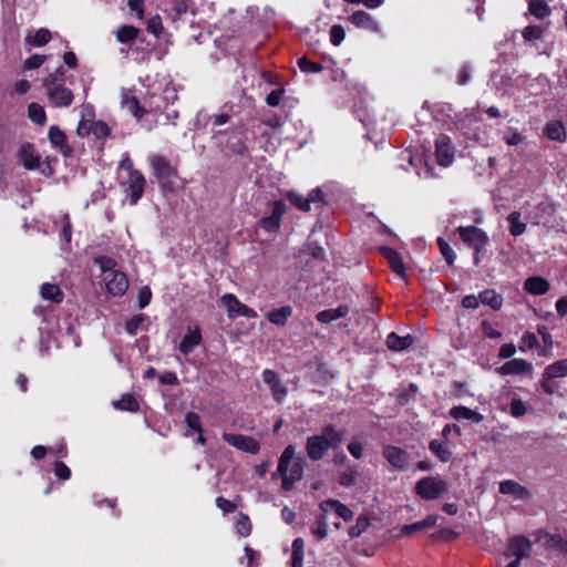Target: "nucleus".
I'll use <instances>...</instances> for the list:
<instances>
[{"label":"nucleus","mask_w":567,"mask_h":567,"mask_svg":"<svg viewBox=\"0 0 567 567\" xmlns=\"http://www.w3.org/2000/svg\"><path fill=\"white\" fill-rule=\"evenodd\" d=\"M480 302L489 306L494 310L501 309L503 305V297L494 289H487L478 295Z\"/></svg>","instance_id":"30"},{"label":"nucleus","mask_w":567,"mask_h":567,"mask_svg":"<svg viewBox=\"0 0 567 567\" xmlns=\"http://www.w3.org/2000/svg\"><path fill=\"white\" fill-rule=\"evenodd\" d=\"M482 331L489 339H498L502 336L488 321L482 322Z\"/></svg>","instance_id":"60"},{"label":"nucleus","mask_w":567,"mask_h":567,"mask_svg":"<svg viewBox=\"0 0 567 567\" xmlns=\"http://www.w3.org/2000/svg\"><path fill=\"white\" fill-rule=\"evenodd\" d=\"M302 461L300 458H295L291 466L288 468V472L282 476V488L285 491H290L295 483L302 478Z\"/></svg>","instance_id":"17"},{"label":"nucleus","mask_w":567,"mask_h":567,"mask_svg":"<svg viewBox=\"0 0 567 567\" xmlns=\"http://www.w3.org/2000/svg\"><path fill=\"white\" fill-rule=\"evenodd\" d=\"M545 135L556 142H565L566 141V128L564 124L559 121H553L546 124L545 126Z\"/></svg>","instance_id":"28"},{"label":"nucleus","mask_w":567,"mask_h":567,"mask_svg":"<svg viewBox=\"0 0 567 567\" xmlns=\"http://www.w3.org/2000/svg\"><path fill=\"white\" fill-rule=\"evenodd\" d=\"M95 264L100 267L101 271L103 272V276L107 275L111 271H117L115 269L116 261L107 256H100L95 258Z\"/></svg>","instance_id":"42"},{"label":"nucleus","mask_w":567,"mask_h":567,"mask_svg":"<svg viewBox=\"0 0 567 567\" xmlns=\"http://www.w3.org/2000/svg\"><path fill=\"white\" fill-rule=\"evenodd\" d=\"M236 529H237V533L244 537H246L250 534L251 523H250L248 516L243 515V514L239 516L238 522L236 524Z\"/></svg>","instance_id":"50"},{"label":"nucleus","mask_w":567,"mask_h":567,"mask_svg":"<svg viewBox=\"0 0 567 567\" xmlns=\"http://www.w3.org/2000/svg\"><path fill=\"white\" fill-rule=\"evenodd\" d=\"M281 220L272 216H266L260 219V226L268 233L277 231L280 228Z\"/></svg>","instance_id":"48"},{"label":"nucleus","mask_w":567,"mask_h":567,"mask_svg":"<svg viewBox=\"0 0 567 567\" xmlns=\"http://www.w3.org/2000/svg\"><path fill=\"white\" fill-rule=\"evenodd\" d=\"M262 380L271 386L272 395L276 401L281 402L287 395V389L281 384L278 374L272 370L262 372Z\"/></svg>","instance_id":"16"},{"label":"nucleus","mask_w":567,"mask_h":567,"mask_svg":"<svg viewBox=\"0 0 567 567\" xmlns=\"http://www.w3.org/2000/svg\"><path fill=\"white\" fill-rule=\"evenodd\" d=\"M143 0H128L127 6L131 11L136 12V18L138 20H143L144 18V8H143Z\"/></svg>","instance_id":"58"},{"label":"nucleus","mask_w":567,"mask_h":567,"mask_svg":"<svg viewBox=\"0 0 567 567\" xmlns=\"http://www.w3.org/2000/svg\"><path fill=\"white\" fill-rule=\"evenodd\" d=\"M349 313V308L346 305H341L336 309H328L317 313L316 319L321 323H329L346 317Z\"/></svg>","instance_id":"25"},{"label":"nucleus","mask_w":567,"mask_h":567,"mask_svg":"<svg viewBox=\"0 0 567 567\" xmlns=\"http://www.w3.org/2000/svg\"><path fill=\"white\" fill-rule=\"evenodd\" d=\"M295 458H296V447H295V445L290 444L284 450V452L278 461L277 472L274 473V476L279 474L282 477L288 472V468L291 466V463L293 462Z\"/></svg>","instance_id":"26"},{"label":"nucleus","mask_w":567,"mask_h":567,"mask_svg":"<svg viewBox=\"0 0 567 567\" xmlns=\"http://www.w3.org/2000/svg\"><path fill=\"white\" fill-rule=\"evenodd\" d=\"M54 474L65 481V480H69L70 476H71V471L70 468L62 462H56L55 465H54Z\"/></svg>","instance_id":"57"},{"label":"nucleus","mask_w":567,"mask_h":567,"mask_svg":"<svg viewBox=\"0 0 567 567\" xmlns=\"http://www.w3.org/2000/svg\"><path fill=\"white\" fill-rule=\"evenodd\" d=\"M545 375L547 378H563L567 375V360H560L553 364H550L546 371Z\"/></svg>","instance_id":"39"},{"label":"nucleus","mask_w":567,"mask_h":567,"mask_svg":"<svg viewBox=\"0 0 567 567\" xmlns=\"http://www.w3.org/2000/svg\"><path fill=\"white\" fill-rule=\"evenodd\" d=\"M414 342V338L411 334L403 337L392 332V351H403L410 348Z\"/></svg>","instance_id":"40"},{"label":"nucleus","mask_w":567,"mask_h":567,"mask_svg":"<svg viewBox=\"0 0 567 567\" xmlns=\"http://www.w3.org/2000/svg\"><path fill=\"white\" fill-rule=\"evenodd\" d=\"M121 97L122 106L132 115L138 120L144 116L145 110L140 105V102L132 90H122Z\"/></svg>","instance_id":"18"},{"label":"nucleus","mask_w":567,"mask_h":567,"mask_svg":"<svg viewBox=\"0 0 567 567\" xmlns=\"http://www.w3.org/2000/svg\"><path fill=\"white\" fill-rule=\"evenodd\" d=\"M103 281L109 293L122 297L128 289V279L123 271H111L103 276Z\"/></svg>","instance_id":"6"},{"label":"nucleus","mask_w":567,"mask_h":567,"mask_svg":"<svg viewBox=\"0 0 567 567\" xmlns=\"http://www.w3.org/2000/svg\"><path fill=\"white\" fill-rule=\"evenodd\" d=\"M223 440L229 445L250 454H257L259 452V443L251 436L234 433H224Z\"/></svg>","instance_id":"8"},{"label":"nucleus","mask_w":567,"mask_h":567,"mask_svg":"<svg viewBox=\"0 0 567 567\" xmlns=\"http://www.w3.org/2000/svg\"><path fill=\"white\" fill-rule=\"evenodd\" d=\"M48 136H49V140L51 142V144L56 147V148H60V151L64 154V155H69L71 150L66 143V136L65 134L58 127V126H51L49 128V133H48Z\"/></svg>","instance_id":"24"},{"label":"nucleus","mask_w":567,"mask_h":567,"mask_svg":"<svg viewBox=\"0 0 567 567\" xmlns=\"http://www.w3.org/2000/svg\"><path fill=\"white\" fill-rule=\"evenodd\" d=\"M19 158L24 168L33 171L40 166V156L32 144L25 143L19 150Z\"/></svg>","instance_id":"15"},{"label":"nucleus","mask_w":567,"mask_h":567,"mask_svg":"<svg viewBox=\"0 0 567 567\" xmlns=\"http://www.w3.org/2000/svg\"><path fill=\"white\" fill-rule=\"evenodd\" d=\"M298 66L302 72L306 73H318L323 70V66L321 64L312 62L306 56H302L298 60Z\"/></svg>","instance_id":"43"},{"label":"nucleus","mask_w":567,"mask_h":567,"mask_svg":"<svg viewBox=\"0 0 567 567\" xmlns=\"http://www.w3.org/2000/svg\"><path fill=\"white\" fill-rule=\"evenodd\" d=\"M292 313V308L290 306L281 307L280 309L270 311L267 315L268 320L279 327H284L288 320V318Z\"/></svg>","instance_id":"32"},{"label":"nucleus","mask_w":567,"mask_h":567,"mask_svg":"<svg viewBox=\"0 0 567 567\" xmlns=\"http://www.w3.org/2000/svg\"><path fill=\"white\" fill-rule=\"evenodd\" d=\"M349 21L357 28L365 29L371 32H379L380 25L378 21L368 12L358 10L349 17Z\"/></svg>","instance_id":"13"},{"label":"nucleus","mask_w":567,"mask_h":567,"mask_svg":"<svg viewBox=\"0 0 567 567\" xmlns=\"http://www.w3.org/2000/svg\"><path fill=\"white\" fill-rule=\"evenodd\" d=\"M527 412L525 403L520 399H513L509 404V413L514 417H520Z\"/></svg>","instance_id":"52"},{"label":"nucleus","mask_w":567,"mask_h":567,"mask_svg":"<svg viewBox=\"0 0 567 567\" xmlns=\"http://www.w3.org/2000/svg\"><path fill=\"white\" fill-rule=\"evenodd\" d=\"M28 115L38 125H44L47 115L44 109L38 103H31L28 107Z\"/></svg>","instance_id":"38"},{"label":"nucleus","mask_w":567,"mask_h":567,"mask_svg":"<svg viewBox=\"0 0 567 567\" xmlns=\"http://www.w3.org/2000/svg\"><path fill=\"white\" fill-rule=\"evenodd\" d=\"M429 449L442 462H449L452 457L451 450L440 441H432L429 445Z\"/></svg>","instance_id":"36"},{"label":"nucleus","mask_w":567,"mask_h":567,"mask_svg":"<svg viewBox=\"0 0 567 567\" xmlns=\"http://www.w3.org/2000/svg\"><path fill=\"white\" fill-rule=\"evenodd\" d=\"M44 61H45L44 55L35 54L25 60L24 68L30 69V70L37 69V68L41 66Z\"/></svg>","instance_id":"61"},{"label":"nucleus","mask_w":567,"mask_h":567,"mask_svg":"<svg viewBox=\"0 0 567 567\" xmlns=\"http://www.w3.org/2000/svg\"><path fill=\"white\" fill-rule=\"evenodd\" d=\"M151 299H152V291H151L150 287H147V286L142 287L138 291V307L141 309L145 308L151 302Z\"/></svg>","instance_id":"55"},{"label":"nucleus","mask_w":567,"mask_h":567,"mask_svg":"<svg viewBox=\"0 0 567 567\" xmlns=\"http://www.w3.org/2000/svg\"><path fill=\"white\" fill-rule=\"evenodd\" d=\"M151 166L153 168L154 175L159 181L161 185L164 187L166 183L176 175V169L169 164V162L161 156L154 155L150 158Z\"/></svg>","instance_id":"9"},{"label":"nucleus","mask_w":567,"mask_h":567,"mask_svg":"<svg viewBox=\"0 0 567 567\" xmlns=\"http://www.w3.org/2000/svg\"><path fill=\"white\" fill-rule=\"evenodd\" d=\"M141 30L134 25H128V24H125V25H121L116 31H115V38L118 42L121 43H131L133 41H135L140 34Z\"/></svg>","instance_id":"29"},{"label":"nucleus","mask_w":567,"mask_h":567,"mask_svg":"<svg viewBox=\"0 0 567 567\" xmlns=\"http://www.w3.org/2000/svg\"><path fill=\"white\" fill-rule=\"evenodd\" d=\"M508 549L511 554L515 557L514 561H518V565L520 566V560L530 555L532 544L526 537L516 536L511 539Z\"/></svg>","instance_id":"12"},{"label":"nucleus","mask_w":567,"mask_h":567,"mask_svg":"<svg viewBox=\"0 0 567 567\" xmlns=\"http://www.w3.org/2000/svg\"><path fill=\"white\" fill-rule=\"evenodd\" d=\"M423 526L421 522H416L410 525H404L400 528V536H408L416 532L423 530Z\"/></svg>","instance_id":"62"},{"label":"nucleus","mask_w":567,"mask_h":567,"mask_svg":"<svg viewBox=\"0 0 567 567\" xmlns=\"http://www.w3.org/2000/svg\"><path fill=\"white\" fill-rule=\"evenodd\" d=\"M145 321L144 315H136L126 323V331L127 333L134 336L136 334L137 330L141 328L143 322Z\"/></svg>","instance_id":"53"},{"label":"nucleus","mask_w":567,"mask_h":567,"mask_svg":"<svg viewBox=\"0 0 567 567\" xmlns=\"http://www.w3.org/2000/svg\"><path fill=\"white\" fill-rule=\"evenodd\" d=\"M414 491L423 499H439L449 493V483L437 476H426L416 482Z\"/></svg>","instance_id":"4"},{"label":"nucleus","mask_w":567,"mask_h":567,"mask_svg":"<svg viewBox=\"0 0 567 567\" xmlns=\"http://www.w3.org/2000/svg\"><path fill=\"white\" fill-rule=\"evenodd\" d=\"M116 410L136 412L140 409L138 402L132 394H124L120 400L113 402Z\"/></svg>","instance_id":"34"},{"label":"nucleus","mask_w":567,"mask_h":567,"mask_svg":"<svg viewBox=\"0 0 567 567\" xmlns=\"http://www.w3.org/2000/svg\"><path fill=\"white\" fill-rule=\"evenodd\" d=\"M543 29L538 25H528L523 31V37L526 41H534L540 39Z\"/></svg>","instance_id":"54"},{"label":"nucleus","mask_w":567,"mask_h":567,"mask_svg":"<svg viewBox=\"0 0 567 567\" xmlns=\"http://www.w3.org/2000/svg\"><path fill=\"white\" fill-rule=\"evenodd\" d=\"M392 272H395L404 281H406L405 267L403 265L402 258L394 250H392Z\"/></svg>","instance_id":"45"},{"label":"nucleus","mask_w":567,"mask_h":567,"mask_svg":"<svg viewBox=\"0 0 567 567\" xmlns=\"http://www.w3.org/2000/svg\"><path fill=\"white\" fill-rule=\"evenodd\" d=\"M499 493L504 495H512L515 499H526L529 497L528 489L513 480L501 482Z\"/></svg>","instance_id":"19"},{"label":"nucleus","mask_w":567,"mask_h":567,"mask_svg":"<svg viewBox=\"0 0 567 567\" xmlns=\"http://www.w3.org/2000/svg\"><path fill=\"white\" fill-rule=\"evenodd\" d=\"M185 423L187 424V426L197 432V433H202L203 432V429H202V424H200V417L197 413L195 412H187L186 415H185Z\"/></svg>","instance_id":"49"},{"label":"nucleus","mask_w":567,"mask_h":567,"mask_svg":"<svg viewBox=\"0 0 567 567\" xmlns=\"http://www.w3.org/2000/svg\"><path fill=\"white\" fill-rule=\"evenodd\" d=\"M524 289L530 295L542 296L549 290V282L543 277L533 276L526 279Z\"/></svg>","instance_id":"22"},{"label":"nucleus","mask_w":567,"mask_h":567,"mask_svg":"<svg viewBox=\"0 0 567 567\" xmlns=\"http://www.w3.org/2000/svg\"><path fill=\"white\" fill-rule=\"evenodd\" d=\"M216 505L224 513H233L236 509V505L233 502L221 496L216 498Z\"/></svg>","instance_id":"59"},{"label":"nucleus","mask_w":567,"mask_h":567,"mask_svg":"<svg viewBox=\"0 0 567 567\" xmlns=\"http://www.w3.org/2000/svg\"><path fill=\"white\" fill-rule=\"evenodd\" d=\"M346 32L342 25L334 24L330 29V41L333 45L338 47L344 40Z\"/></svg>","instance_id":"47"},{"label":"nucleus","mask_w":567,"mask_h":567,"mask_svg":"<svg viewBox=\"0 0 567 567\" xmlns=\"http://www.w3.org/2000/svg\"><path fill=\"white\" fill-rule=\"evenodd\" d=\"M286 197L299 210H302V212H309L310 210V205H309L308 196L305 197L303 195H301V194H299L297 192L289 190V192H287Z\"/></svg>","instance_id":"37"},{"label":"nucleus","mask_w":567,"mask_h":567,"mask_svg":"<svg viewBox=\"0 0 567 567\" xmlns=\"http://www.w3.org/2000/svg\"><path fill=\"white\" fill-rule=\"evenodd\" d=\"M50 103L55 107H68L73 102L72 91L65 86V72L62 66L55 69L43 81Z\"/></svg>","instance_id":"2"},{"label":"nucleus","mask_w":567,"mask_h":567,"mask_svg":"<svg viewBox=\"0 0 567 567\" xmlns=\"http://www.w3.org/2000/svg\"><path fill=\"white\" fill-rule=\"evenodd\" d=\"M460 238L473 248L476 252H481V250L487 245L488 237L487 235L476 226H467V227H458L457 229Z\"/></svg>","instance_id":"5"},{"label":"nucleus","mask_w":567,"mask_h":567,"mask_svg":"<svg viewBox=\"0 0 567 567\" xmlns=\"http://www.w3.org/2000/svg\"><path fill=\"white\" fill-rule=\"evenodd\" d=\"M285 213H286V205H285V203L281 202V200H276L274 203V205H272V212H271L270 216L281 220V218L285 215Z\"/></svg>","instance_id":"64"},{"label":"nucleus","mask_w":567,"mask_h":567,"mask_svg":"<svg viewBox=\"0 0 567 567\" xmlns=\"http://www.w3.org/2000/svg\"><path fill=\"white\" fill-rule=\"evenodd\" d=\"M221 303L226 307L228 311V316L230 318L235 317H246V318H256L257 313L254 309L247 307L241 303L234 295L225 293L221 297Z\"/></svg>","instance_id":"7"},{"label":"nucleus","mask_w":567,"mask_h":567,"mask_svg":"<svg viewBox=\"0 0 567 567\" xmlns=\"http://www.w3.org/2000/svg\"><path fill=\"white\" fill-rule=\"evenodd\" d=\"M344 432L328 425L321 434L312 435L307 439L306 451L311 461L321 460L329 449L337 447L342 443Z\"/></svg>","instance_id":"1"},{"label":"nucleus","mask_w":567,"mask_h":567,"mask_svg":"<svg viewBox=\"0 0 567 567\" xmlns=\"http://www.w3.org/2000/svg\"><path fill=\"white\" fill-rule=\"evenodd\" d=\"M528 10L538 19H545L551 12L545 0H528Z\"/></svg>","instance_id":"33"},{"label":"nucleus","mask_w":567,"mask_h":567,"mask_svg":"<svg viewBox=\"0 0 567 567\" xmlns=\"http://www.w3.org/2000/svg\"><path fill=\"white\" fill-rule=\"evenodd\" d=\"M435 154L441 166H449L454 159V146L450 136L441 134L435 140Z\"/></svg>","instance_id":"10"},{"label":"nucleus","mask_w":567,"mask_h":567,"mask_svg":"<svg viewBox=\"0 0 567 567\" xmlns=\"http://www.w3.org/2000/svg\"><path fill=\"white\" fill-rule=\"evenodd\" d=\"M408 465V457L406 454L392 447V466L404 468Z\"/></svg>","instance_id":"51"},{"label":"nucleus","mask_w":567,"mask_h":567,"mask_svg":"<svg viewBox=\"0 0 567 567\" xmlns=\"http://www.w3.org/2000/svg\"><path fill=\"white\" fill-rule=\"evenodd\" d=\"M127 185V193L131 198L132 204H136L137 200L142 197L144 187H145V178L141 172L131 173L128 178L124 182Z\"/></svg>","instance_id":"11"},{"label":"nucleus","mask_w":567,"mask_h":567,"mask_svg":"<svg viewBox=\"0 0 567 567\" xmlns=\"http://www.w3.org/2000/svg\"><path fill=\"white\" fill-rule=\"evenodd\" d=\"M311 534L318 538L323 539L327 537V517L324 514L320 515L316 523L311 526Z\"/></svg>","instance_id":"41"},{"label":"nucleus","mask_w":567,"mask_h":567,"mask_svg":"<svg viewBox=\"0 0 567 567\" xmlns=\"http://www.w3.org/2000/svg\"><path fill=\"white\" fill-rule=\"evenodd\" d=\"M437 246L446 262L449 265H453L456 259V255L452 247L443 238H437Z\"/></svg>","instance_id":"44"},{"label":"nucleus","mask_w":567,"mask_h":567,"mask_svg":"<svg viewBox=\"0 0 567 567\" xmlns=\"http://www.w3.org/2000/svg\"><path fill=\"white\" fill-rule=\"evenodd\" d=\"M507 220L509 223L511 235L517 237L525 233L526 224L520 219V213L513 212L508 215Z\"/></svg>","instance_id":"35"},{"label":"nucleus","mask_w":567,"mask_h":567,"mask_svg":"<svg viewBox=\"0 0 567 567\" xmlns=\"http://www.w3.org/2000/svg\"><path fill=\"white\" fill-rule=\"evenodd\" d=\"M51 40V32L48 29L41 28L34 34L25 37V44L30 48L45 45Z\"/></svg>","instance_id":"31"},{"label":"nucleus","mask_w":567,"mask_h":567,"mask_svg":"<svg viewBox=\"0 0 567 567\" xmlns=\"http://www.w3.org/2000/svg\"><path fill=\"white\" fill-rule=\"evenodd\" d=\"M532 370V363L524 359H513L498 369L502 375L523 374Z\"/></svg>","instance_id":"20"},{"label":"nucleus","mask_w":567,"mask_h":567,"mask_svg":"<svg viewBox=\"0 0 567 567\" xmlns=\"http://www.w3.org/2000/svg\"><path fill=\"white\" fill-rule=\"evenodd\" d=\"M164 30L162 18L159 16H154L147 21V31L152 33L154 37L159 38Z\"/></svg>","instance_id":"46"},{"label":"nucleus","mask_w":567,"mask_h":567,"mask_svg":"<svg viewBox=\"0 0 567 567\" xmlns=\"http://www.w3.org/2000/svg\"><path fill=\"white\" fill-rule=\"evenodd\" d=\"M202 342V333L198 327H188L186 334L182 339L178 350L188 355Z\"/></svg>","instance_id":"14"},{"label":"nucleus","mask_w":567,"mask_h":567,"mask_svg":"<svg viewBox=\"0 0 567 567\" xmlns=\"http://www.w3.org/2000/svg\"><path fill=\"white\" fill-rule=\"evenodd\" d=\"M76 133L81 137L94 135L96 138H104L110 134V127L103 121H94L92 106L84 105L81 110V120Z\"/></svg>","instance_id":"3"},{"label":"nucleus","mask_w":567,"mask_h":567,"mask_svg":"<svg viewBox=\"0 0 567 567\" xmlns=\"http://www.w3.org/2000/svg\"><path fill=\"white\" fill-rule=\"evenodd\" d=\"M355 480L357 472L354 470H348L340 476L339 484L344 487H350L355 483Z\"/></svg>","instance_id":"56"},{"label":"nucleus","mask_w":567,"mask_h":567,"mask_svg":"<svg viewBox=\"0 0 567 567\" xmlns=\"http://www.w3.org/2000/svg\"><path fill=\"white\" fill-rule=\"evenodd\" d=\"M282 94H284V90L282 89L274 90L266 97L267 104L270 105V106L279 105V103L281 101Z\"/></svg>","instance_id":"63"},{"label":"nucleus","mask_w":567,"mask_h":567,"mask_svg":"<svg viewBox=\"0 0 567 567\" xmlns=\"http://www.w3.org/2000/svg\"><path fill=\"white\" fill-rule=\"evenodd\" d=\"M40 295L42 299L49 300L55 303H61L64 298L63 291L58 285L45 282L40 288Z\"/></svg>","instance_id":"27"},{"label":"nucleus","mask_w":567,"mask_h":567,"mask_svg":"<svg viewBox=\"0 0 567 567\" xmlns=\"http://www.w3.org/2000/svg\"><path fill=\"white\" fill-rule=\"evenodd\" d=\"M450 415L456 420L465 419V420H470L474 423H480L484 420V416L481 413H478L474 410H471L470 408L464 406V405L453 406L450 410Z\"/></svg>","instance_id":"23"},{"label":"nucleus","mask_w":567,"mask_h":567,"mask_svg":"<svg viewBox=\"0 0 567 567\" xmlns=\"http://www.w3.org/2000/svg\"><path fill=\"white\" fill-rule=\"evenodd\" d=\"M320 508L323 513L333 511L339 517H341L344 520H350L353 516L352 511L348 506L336 499H327L322 502L320 504Z\"/></svg>","instance_id":"21"}]
</instances>
